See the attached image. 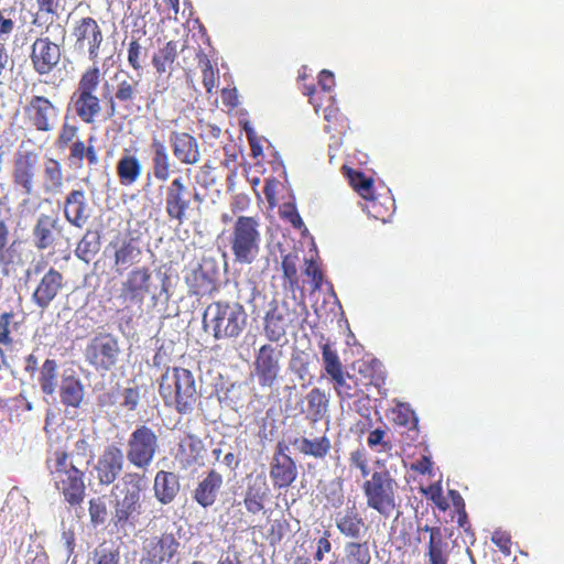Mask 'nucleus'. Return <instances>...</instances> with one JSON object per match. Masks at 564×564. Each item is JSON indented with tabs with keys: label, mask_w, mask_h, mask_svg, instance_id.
Returning a JSON list of instances; mask_svg holds the SVG:
<instances>
[{
	"label": "nucleus",
	"mask_w": 564,
	"mask_h": 564,
	"mask_svg": "<svg viewBox=\"0 0 564 564\" xmlns=\"http://www.w3.org/2000/svg\"><path fill=\"white\" fill-rule=\"evenodd\" d=\"M143 98H135V97H117V95H111L108 99V105L111 110V113L113 115L117 110V108L122 109L128 115H133L141 111V101Z\"/></svg>",
	"instance_id": "nucleus-49"
},
{
	"label": "nucleus",
	"mask_w": 564,
	"mask_h": 564,
	"mask_svg": "<svg viewBox=\"0 0 564 564\" xmlns=\"http://www.w3.org/2000/svg\"><path fill=\"white\" fill-rule=\"evenodd\" d=\"M318 85L322 88V94L326 96L330 95V91L336 85L335 76L330 70L323 69L318 74Z\"/></svg>",
	"instance_id": "nucleus-64"
},
{
	"label": "nucleus",
	"mask_w": 564,
	"mask_h": 564,
	"mask_svg": "<svg viewBox=\"0 0 564 564\" xmlns=\"http://www.w3.org/2000/svg\"><path fill=\"white\" fill-rule=\"evenodd\" d=\"M180 542L173 533L153 535L143 542V561L148 564L169 563L178 554Z\"/></svg>",
	"instance_id": "nucleus-19"
},
{
	"label": "nucleus",
	"mask_w": 564,
	"mask_h": 564,
	"mask_svg": "<svg viewBox=\"0 0 564 564\" xmlns=\"http://www.w3.org/2000/svg\"><path fill=\"white\" fill-rule=\"evenodd\" d=\"M186 444L189 451V458L187 465L196 464L203 457L204 443L200 438L195 435H187Z\"/></svg>",
	"instance_id": "nucleus-60"
},
{
	"label": "nucleus",
	"mask_w": 564,
	"mask_h": 564,
	"mask_svg": "<svg viewBox=\"0 0 564 564\" xmlns=\"http://www.w3.org/2000/svg\"><path fill=\"white\" fill-rule=\"evenodd\" d=\"M195 58L197 61L198 66L202 70L203 76V85L206 88V91L208 94H212L213 89L216 87L218 82V76L216 72L214 70L213 64L205 54V52L200 47H194L193 48Z\"/></svg>",
	"instance_id": "nucleus-44"
},
{
	"label": "nucleus",
	"mask_w": 564,
	"mask_h": 564,
	"mask_svg": "<svg viewBox=\"0 0 564 564\" xmlns=\"http://www.w3.org/2000/svg\"><path fill=\"white\" fill-rule=\"evenodd\" d=\"M64 276L55 268H50L41 278L32 293L33 303L42 311L48 308L64 288Z\"/></svg>",
	"instance_id": "nucleus-24"
},
{
	"label": "nucleus",
	"mask_w": 564,
	"mask_h": 564,
	"mask_svg": "<svg viewBox=\"0 0 564 564\" xmlns=\"http://www.w3.org/2000/svg\"><path fill=\"white\" fill-rule=\"evenodd\" d=\"M492 543L506 555L511 553V536L505 531L497 530L491 535Z\"/></svg>",
	"instance_id": "nucleus-63"
},
{
	"label": "nucleus",
	"mask_w": 564,
	"mask_h": 564,
	"mask_svg": "<svg viewBox=\"0 0 564 564\" xmlns=\"http://www.w3.org/2000/svg\"><path fill=\"white\" fill-rule=\"evenodd\" d=\"M78 133L79 127L65 117L54 139V148L59 152H64L79 140Z\"/></svg>",
	"instance_id": "nucleus-41"
},
{
	"label": "nucleus",
	"mask_w": 564,
	"mask_h": 564,
	"mask_svg": "<svg viewBox=\"0 0 564 564\" xmlns=\"http://www.w3.org/2000/svg\"><path fill=\"white\" fill-rule=\"evenodd\" d=\"M291 444L303 456L315 459H325L332 449V441L325 433L313 438L306 436L295 437L291 441Z\"/></svg>",
	"instance_id": "nucleus-32"
},
{
	"label": "nucleus",
	"mask_w": 564,
	"mask_h": 564,
	"mask_svg": "<svg viewBox=\"0 0 564 564\" xmlns=\"http://www.w3.org/2000/svg\"><path fill=\"white\" fill-rule=\"evenodd\" d=\"M63 227L57 216L41 214L36 219L32 237L34 246L37 250H45L55 243L56 235L62 232Z\"/></svg>",
	"instance_id": "nucleus-28"
},
{
	"label": "nucleus",
	"mask_w": 564,
	"mask_h": 564,
	"mask_svg": "<svg viewBox=\"0 0 564 564\" xmlns=\"http://www.w3.org/2000/svg\"><path fill=\"white\" fill-rule=\"evenodd\" d=\"M330 531L325 530L323 535L316 541V550L313 554L314 564H322L321 562L324 560L325 554L332 551L330 543Z\"/></svg>",
	"instance_id": "nucleus-59"
},
{
	"label": "nucleus",
	"mask_w": 564,
	"mask_h": 564,
	"mask_svg": "<svg viewBox=\"0 0 564 564\" xmlns=\"http://www.w3.org/2000/svg\"><path fill=\"white\" fill-rule=\"evenodd\" d=\"M367 507L389 518L398 507V482L387 470H375L361 486Z\"/></svg>",
	"instance_id": "nucleus-7"
},
{
	"label": "nucleus",
	"mask_w": 564,
	"mask_h": 564,
	"mask_svg": "<svg viewBox=\"0 0 564 564\" xmlns=\"http://www.w3.org/2000/svg\"><path fill=\"white\" fill-rule=\"evenodd\" d=\"M305 401L306 419L310 422L316 423L326 416L329 408V398L324 390L317 387L313 388L305 395Z\"/></svg>",
	"instance_id": "nucleus-35"
},
{
	"label": "nucleus",
	"mask_w": 564,
	"mask_h": 564,
	"mask_svg": "<svg viewBox=\"0 0 564 564\" xmlns=\"http://www.w3.org/2000/svg\"><path fill=\"white\" fill-rule=\"evenodd\" d=\"M181 489L180 478L172 471L159 470L154 477L153 490L158 501L169 505L178 495Z\"/></svg>",
	"instance_id": "nucleus-33"
},
{
	"label": "nucleus",
	"mask_w": 564,
	"mask_h": 564,
	"mask_svg": "<svg viewBox=\"0 0 564 564\" xmlns=\"http://www.w3.org/2000/svg\"><path fill=\"white\" fill-rule=\"evenodd\" d=\"M270 488L263 475L249 477L243 496V505L249 513L258 514L265 506Z\"/></svg>",
	"instance_id": "nucleus-29"
},
{
	"label": "nucleus",
	"mask_w": 564,
	"mask_h": 564,
	"mask_svg": "<svg viewBox=\"0 0 564 564\" xmlns=\"http://www.w3.org/2000/svg\"><path fill=\"white\" fill-rule=\"evenodd\" d=\"M203 202L204 196L182 176L174 177L165 187V214L178 225H183L195 209H199Z\"/></svg>",
	"instance_id": "nucleus-8"
},
{
	"label": "nucleus",
	"mask_w": 564,
	"mask_h": 564,
	"mask_svg": "<svg viewBox=\"0 0 564 564\" xmlns=\"http://www.w3.org/2000/svg\"><path fill=\"white\" fill-rule=\"evenodd\" d=\"M106 251L111 252L112 267L119 274L138 264L142 254L139 239L128 234L113 237Z\"/></svg>",
	"instance_id": "nucleus-17"
},
{
	"label": "nucleus",
	"mask_w": 564,
	"mask_h": 564,
	"mask_svg": "<svg viewBox=\"0 0 564 564\" xmlns=\"http://www.w3.org/2000/svg\"><path fill=\"white\" fill-rule=\"evenodd\" d=\"M9 227L4 220H0V264L8 267L14 262L17 257L15 250L13 249L15 241L9 246Z\"/></svg>",
	"instance_id": "nucleus-48"
},
{
	"label": "nucleus",
	"mask_w": 564,
	"mask_h": 564,
	"mask_svg": "<svg viewBox=\"0 0 564 564\" xmlns=\"http://www.w3.org/2000/svg\"><path fill=\"white\" fill-rule=\"evenodd\" d=\"M124 458L123 451L116 444H109L102 449L93 468L99 486L113 487L117 480H121Z\"/></svg>",
	"instance_id": "nucleus-16"
},
{
	"label": "nucleus",
	"mask_w": 564,
	"mask_h": 564,
	"mask_svg": "<svg viewBox=\"0 0 564 564\" xmlns=\"http://www.w3.org/2000/svg\"><path fill=\"white\" fill-rule=\"evenodd\" d=\"M420 530L430 533L426 552L429 564H447L448 555L445 552L446 543L443 540L441 528L425 524Z\"/></svg>",
	"instance_id": "nucleus-36"
},
{
	"label": "nucleus",
	"mask_w": 564,
	"mask_h": 564,
	"mask_svg": "<svg viewBox=\"0 0 564 564\" xmlns=\"http://www.w3.org/2000/svg\"><path fill=\"white\" fill-rule=\"evenodd\" d=\"M283 350L272 344H264L254 354L253 372L262 388H272L282 369Z\"/></svg>",
	"instance_id": "nucleus-14"
},
{
	"label": "nucleus",
	"mask_w": 564,
	"mask_h": 564,
	"mask_svg": "<svg viewBox=\"0 0 564 564\" xmlns=\"http://www.w3.org/2000/svg\"><path fill=\"white\" fill-rule=\"evenodd\" d=\"M299 257L296 253H288L282 257V270L283 276L288 281L291 288H294L299 283L297 264Z\"/></svg>",
	"instance_id": "nucleus-51"
},
{
	"label": "nucleus",
	"mask_w": 564,
	"mask_h": 564,
	"mask_svg": "<svg viewBox=\"0 0 564 564\" xmlns=\"http://www.w3.org/2000/svg\"><path fill=\"white\" fill-rule=\"evenodd\" d=\"M37 15L57 17L62 8V0H35Z\"/></svg>",
	"instance_id": "nucleus-61"
},
{
	"label": "nucleus",
	"mask_w": 564,
	"mask_h": 564,
	"mask_svg": "<svg viewBox=\"0 0 564 564\" xmlns=\"http://www.w3.org/2000/svg\"><path fill=\"white\" fill-rule=\"evenodd\" d=\"M90 236L91 232L87 231L77 243L75 250L76 257L85 262H89L100 248L99 237L90 238Z\"/></svg>",
	"instance_id": "nucleus-47"
},
{
	"label": "nucleus",
	"mask_w": 564,
	"mask_h": 564,
	"mask_svg": "<svg viewBox=\"0 0 564 564\" xmlns=\"http://www.w3.org/2000/svg\"><path fill=\"white\" fill-rule=\"evenodd\" d=\"M392 420L397 425L406 427L409 430L415 429L417 425V417L414 411L404 403H399L392 411Z\"/></svg>",
	"instance_id": "nucleus-50"
},
{
	"label": "nucleus",
	"mask_w": 564,
	"mask_h": 564,
	"mask_svg": "<svg viewBox=\"0 0 564 564\" xmlns=\"http://www.w3.org/2000/svg\"><path fill=\"white\" fill-rule=\"evenodd\" d=\"M61 402L67 408H79L84 400V386L79 378L64 376L59 386Z\"/></svg>",
	"instance_id": "nucleus-38"
},
{
	"label": "nucleus",
	"mask_w": 564,
	"mask_h": 564,
	"mask_svg": "<svg viewBox=\"0 0 564 564\" xmlns=\"http://www.w3.org/2000/svg\"><path fill=\"white\" fill-rule=\"evenodd\" d=\"M39 164V155L34 151H18L13 159L12 180L25 195L34 192V178Z\"/></svg>",
	"instance_id": "nucleus-22"
},
{
	"label": "nucleus",
	"mask_w": 564,
	"mask_h": 564,
	"mask_svg": "<svg viewBox=\"0 0 564 564\" xmlns=\"http://www.w3.org/2000/svg\"><path fill=\"white\" fill-rule=\"evenodd\" d=\"M371 555L367 542H348L345 545V564H370Z\"/></svg>",
	"instance_id": "nucleus-45"
},
{
	"label": "nucleus",
	"mask_w": 564,
	"mask_h": 564,
	"mask_svg": "<svg viewBox=\"0 0 564 564\" xmlns=\"http://www.w3.org/2000/svg\"><path fill=\"white\" fill-rule=\"evenodd\" d=\"M152 271L149 267H134L121 282L119 300L126 310L135 306L142 312L144 299L151 292Z\"/></svg>",
	"instance_id": "nucleus-12"
},
{
	"label": "nucleus",
	"mask_w": 564,
	"mask_h": 564,
	"mask_svg": "<svg viewBox=\"0 0 564 564\" xmlns=\"http://www.w3.org/2000/svg\"><path fill=\"white\" fill-rule=\"evenodd\" d=\"M283 443H278L270 463V478L275 489L289 488L297 477L295 460L285 453Z\"/></svg>",
	"instance_id": "nucleus-21"
},
{
	"label": "nucleus",
	"mask_w": 564,
	"mask_h": 564,
	"mask_svg": "<svg viewBox=\"0 0 564 564\" xmlns=\"http://www.w3.org/2000/svg\"><path fill=\"white\" fill-rule=\"evenodd\" d=\"M151 150V172L148 173V178L151 175L160 182H166L171 176V158L165 143L156 138H153L150 144Z\"/></svg>",
	"instance_id": "nucleus-31"
},
{
	"label": "nucleus",
	"mask_w": 564,
	"mask_h": 564,
	"mask_svg": "<svg viewBox=\"0 0 564 564\" xmlns=\"http://www.w3.org/2000/svg\"><path fill=\"white\" fill-rule=\"evenodd\" d=\"M338 531L346 538L358 539L367 530L365 520L355 507L347 509L336 519Z\"/></svg>",
	"instance_id": "nucleus-34"
},
{
	"label": "nucleus",
	"mask_w": 564,
	"mask_h": 564,
	"mask_svg": "<svg viewBox=\"0 0 564 564\" xmlns=\"http://www.w3.org/2000/svg\"><path fill=\"white\" fill-rule=\"evenodd\" d=\"M116 173L119 184L123 187H130L140 180L143 173V163L137 150L123 149L116 163Z\"/></svg>",
	"instance_id": "nucleus-27"
},
{
	"label": "nucleus",
	"mask_w": 564,
	"mask_h": 564,
	"mask_svg": "<svg viewBox=\"0 0 564 564\" xmlns=\"http://www.w3.org/2000/svg\"><path fill=\"white\" fill-rule=\"evenodd\" d=\"M61 56L59 45L51 41L48 36H40L31 45V64L40 76L51 74L59 64Z\"/></svg>",
	"instance_id": "nucleus-18"
},
{
	"label": "nucleus",
	"mask_w": 564,
	"mask_h": 564,
	"mask_svg": "<svg viewBox=\"0 0 564 564\" xmlns=\"http://www.w3.org/2000/svg\"><path fill=\"white\" fill-rule=\"evenodd\" d=\"M104 82L108 87L109 84L105 80L99 65L91 64L82 72L69 97L68 109H72L75 116L86 124L95 123L101 113L102 105L98 90Z\"/></svg>",
	"instance_id": "nucleus-4"
},
{
	"label": "nucleus",
	"mask_w": 564,
	"mask_h": 564,
	"mask_svg": "<svg viewBox=\"0 0 564 564\" xmlns=\"http://www.w3.org/2000/svg\"><path fill=\"white\" fill-rule=\"evenodd\" d=\"M223 476L215 469H210L200 480L193 494V499L203 508L212 507L223 486Z\"/></svg>",
	"instance_id": "nucleus-30"
},
{
	"label": "nucleus",
	"mask_w": 564,
	"mask_h": 564,
	"mask_svg": "<svg viewBox=\"0 0 564 564\" xmlns=\"http://www.w3.org/2000/svg\"><path fill=\"white\" fill-rule=\"evenodd\" d=\"M349 466L358 469L364 478L370 475V468L368 464V453L365 447L359 446L349 454Z\"/></svg>",
	"instance_id": "nucleus-52"
},
{
	"label": "nucleus",
	"mask_w": 564,
	"mask_h": 564,
	"mask_svg": "<svg viewBox=\"0 0 564 564\" xmlns=\"http://www.w3.org/2000/svg\"><path fill=\"white\" fill-rule=\"evenodd\" d=\"M87 143L83 140L76 141L68 150L67 162L69 166L82 169L84 166L85 151Z\"/></svg>",
	"instance_id": "nucleus-57"
},
{
	"label": "nucleus",
	"mask_w": 564,
	"mask_h": 564,
	"mask_svg": "<svg viewBox=\"0 0 564 564\" xmlns=\"http://www.w3.org/2000/svg\"><path fill=\"white\" fill-rule=\"evenodd\" d=\"M344 169L347 171L346 175L354 189L365 199L370 202L372 210L377 208V202L373 197V180L367 177L362 172L354 169Z\"/></svg>",
	"instance_id": "nucleus-39"
},
{
	"label": "nucleus",
	"mask_w": 564,
	"mask_h": 564,
	"mask_svg": "<svg viewBox=\"0 0 564 564\" xmlns=\"http://www.w3.org/2000/svg\"><path fill=\"white\" fill-rule=\"evenodd\" d=\"M55 488L70 506H79L86 496L85 473L77 468L65 449H56L46 459Z\"/></svg>",
	"instance_id": "nucleus-5"
},
{
	"label": "nucleus",
	"mask_w": 564,
	"mask_h": 564,
	"mask_svg": "<svg viewBox=\"0 0 564 564\" xmlns=\"http://www.w3.org/2000/svg\"><path fill=\"white\" fill-rule=\"evenodd\" d=\"M57 362L54 359H46L40 368L39 383L46 395L54 394L57 387Z\"/></svg>",
	"instance_id": "nucleus-43"
},
{
	"label": "nucleus",
	"mask_w": 564,
	"mask_h": 564,
	"mask_svg": "<svg viewBox=\"0 0 564 564\" xmlns=\"http://www.w3.org/2000/svg\"><path fill=\"white\" fill-rule=\"evenodd\" d=\"M159 452L160 440L156 432L145 424L137 425L127 441L124 455L128 463L137 469L147 470Z\"/></svg>",
	"instance_id": "nucleus-11"
},
{
	"label": "nucleus",
	"mask_w": 564,
	"mask_h": 564,
	"mask_svg": "<svg viewBox=\"0 0 564 564\" xmlns=\"http://www.w3.org/2000/svg\"><path fill=\"white\" fill-rule=\"evenodd\" d=\"M159 393L167 408L181 415L193 413L199 392L193 372L183 367H167L159 381Z\"/></svg>",
	"instance_id": "nucleus-2"
},
{
	"label": "nucleus",
	"mask_w": 564,
	"mask_h": 564,
	"mask_svg": "<svg viewBox=\"0 0 564 564\" xmlns=\"http://www.w3.org/2000/svg\"><path fill=\"white\" fill-rule=\"evenodd\" d=\"M293 322L294 313L290 311L288 303L273 301L263 318L264 336L271 343H278L286 335Z\"/></svg>",
	"instance_id": "nucleus-20"
},
{
	"label": "nucleus",
	"mask_w": 564,
	"mask_h": 564,
	"mask_svg": "<svg viewBox=\"0 0 564 564\" xmlns=\"http://www.w3.org/2000/svg\"><path fill=\"white\" fill-rule=\"evenodd\" d=\"M178 54V46L175 41L166 42L162 47L158 50L152 56V65L155 73L163 75L167 70L172 69Z\"/></svg>",
	"instance_id": "nucleus-40"
},
{
	"label": "nucleus",
	"mask_w": 564,
	"mask_h": 564,
	"mask_svg": "<svg viewBox=\"0 0 564 564\" xmlns=\"http://www.w3.org/2000/svg\"><path fill=\"white\" fill-rule=\"evenodd\" d=\"M88 505V512L91 524L95 527L104 524L108 516L105 501L101 498H93L89 500Z\"/></svg>",
	"instance_id": "nucleus-53"
},
{
	"label": "nucleus",
	"mask_w": 564,
	"mask_h": 564,
	"mask_svg": "<svg viewBox=\"0 0 564 564\" xmlns=\"http://www.w3.org/2000/svg\"><path fill=\"white\" fill-rule=\"evenodd\" d=\"M140 402V390L138 387L124 388L120 405L129 411H134Z\"/></svg>",
	"instance_id": "nucleus-62"
},
{
	"label": "nucleus",
	"mask_w": 564,
	"mask_h": 564,
	"mask_svg": "<svg viewBox=\"0 0 564 564\" xmlns=\"http://www.w3.org/2000/svg\"><path fill=\"white\" fill-rule=\"evenodd\" d=\"M248 315L239 302L214 301L203 313V328L215 340H235L245 330Z\"/></svg>",
	"instance_id": "nucleus-3"
},
{
	"label": "nucleus",
	"mask_w": 564,
	"mask_h": 564,
	"mask_svg": "<svg viewBox=\"0 0 564 564\" xmlns=\"http://www.w3.org/2000/svg\"><path fill=\"white\" fill-rule=\"evenodd\" d=\"M43 191L46 194H57L64 185L62 163L54 158H47L43 166Z\"/></svg>",
	"instance_id": "nucleus-37"
},
{
	"label": "nucleus",
	"mask_w": 564,
	"mask_h": 564,
	"mask_svg": "<svg viewBox=\"0 0 564 564\" xmlns=\"http://www.w3.org/2000/svg\"><path fill=\"white\" fill-rule=\"evenodd\" d=\"M140 79H135L130 74L126 73L123 76L116 75V86L112 95H117V97H135L143 98L140 95Z\"/></svg>",
	"instance_id": "nucleus-46"
},
{
	"label": "nucleus",
	"mask_w": 564,
	"mask_h": 564,
	"mask_svg": "<svg viewBox=\"0 0 564 564\" xmlns=\"http://www.w3.org/2000/svg\"><path fill=\"white\" fill-rule=\"evenodd\" d=\"M63 213L73 227L83 228L90 217L86 192L82 188L72 189L65 197Z\"/></svg>",
	"instance_id": "nucleus-26"
},
{
	"label": "nucleus",
	"mask_w": 564,
	"mask_h": 564,
	"mask_svg": "<svg viewBox=\"0 0 564 564\" xmlns=\"http://www.w3.org/2000/svg\"><path fill=\"white\" fill-rule=\"evenodd\" d=\"M145 476L139 471L126 473L110 490L112 513L110 523L117 532L134 529L143 513Z\"/></svg>",
	"instance_id": "nucleus-1"
},
{
	"label": "nucleus",
	"mask_w": 564,
	"mask_h": 564,
	"mask_svg": "<svg viewBox=\"0 0 564 564\" xmlns=\"http://www.w3.org/2000/svg\"><path fill=\"white\" fill-rule=\"evenodd\" d=\"M143 47L140 42L135 39L131 40L128 44L127 58L128 64L133 70L140 72L143 68Z\"/></svg>",
	"instance_id": "nucleus-55"
},
{
	"label": "nucleus",
	"mask_w": 564,
	"mask_h": 564,
	"mask_svg": "<svg viewBox=\"0 0 564 564\" xmlns=\"http://www.w3.org/2000/svg\"><path fill=\"white\" fill-rule=\"evenodd\" d=\"M73 50L77 55L87 56L93 64L106 46V37L101 24L94 17L86 15L74 21L70 30Z\"/></svg>",
	"instance_id": "nucleus-9"
},
{
	"label": "nucleus",
	"mask_w": 564,
	"mask_h": 564,
	"mask_svg": "<svg viewBox=\"0 0 564 564\" xmlns=\"http://www.w3.org/2000/svg\"><path fill=\"white\" fill-rule=\"evenodd\" d=\"M23 113L31 128L47 133L54 130L59 109L50 98L34 94L28 98Z\"/></svg>",
	"instance_id": "nucleus-13"
},
{
	"label": "nucleus",
	"mask_w": 564,
	"mask_h": 564,
	"mask_svg": "<svg viewBox=\"0 0 564 564\" xmlns=\"http://www.w3.org/2000/svg\"><path fill=\"white\" fill-rule=\"evenodd\" d=\"M259 216H237L232 223L229 245L234 261L238 264L256 262L261 252L262 232Z\"/></svg>",
	"instance_id": "nucleus-6"
},
{
	"label": "nucleus",
	"mask_w": 564,
	"mask_h": 564,
	"mask_svg": "<svg viewBox=\"0 0 564 564\" xmlns=\"http://www.w3.org/2000/svg\"><path fill=\"white\" fill-rule=\"evenodd\" d=\"M118 339L109 333L95 336L85 348V359L96 370H110L118 359Z\"/></svg>",
	"instance_id": "nucleus-15"
},
{
	"label": "nucleus",
	"mask_w": 564,
	"mask_h": 564,
	"mask_svg": "<svg viewBox=\"0 0 564 564\" xmlns=\"http://www.w3.org/2000/svg\"><path fill=\"white\" fill-rule=\"evenodd\" d=\"M169 142L174 158L184 165H195L200 159L197 139L187 132L171 131Z\"/></svg>",
	"instance_id": "nucleus-25"
},
{
	"label": "nucleus",
	"mask_w": 564,
	"mask_h": 564,
	"mask_svg": "<svg viewBox=\"0 0 564 564\" xmlns=\"http://www.w3.org/2000/svg\"><path fill=\"white\" fill-rule=\"evenodd\" d=\"M421 491L441 511H446L448 509V502L443 496V489L440 481L433 482L429 485L426 488H421Z\"/></svg>",
	"instance_id": "nucleus-54"
},
{
	"label": "nucleus",
	"mask_w": 564,
	"mask_h": 564,
	"mask_svg": "<svg viewBox=\"0 0 564 564\" xmlns=\"http://www.w3.org/2000/svg\"><path fill=\"white\" fill-rule=\"evenodd\" d=\"M14 313L12 311L10 312H3L0 315V344L4 346H11L13 343V339L10 336L11 333V325L14 329L18 327V323H13Z\"/></svg>",
	"instance_id": "nucleus-56"
},
{
	"label": "nucleus",
	"mask_w": 564,
	"mask_h": 564,
	"mask_svg": "<svg viewBox=\"0 0 564 564\" xmlns=\"http://www.w3.org/2000/svg\"><path fill=\"white\" fill-rule=\"evenodd\" d=\"M186 284L192 295L210 296L219 288V270L214 263H203L186 276Z\"/></svg>",
	"instance_id": "nucleus-23"
},
{
	"label": "nucleus",
	"mask_w": 564,
	"mask_h": 564,
	"mask_svg": "<svg viewBox=\"0 0 564 564\" xmlns=\"http://www.w3.org/2000/svg\"><path fill=\"white\" fill-rule=\"evenodd\" d=\"M326 106L321 108L323 117L328 122L325 127L328 132L335 131L339 134L346 130V119L339 113V109L334 104V96H326Z\"/></svg>",
	"instance_id": "nucleus-42"
},
{
	"label": "nucleus",
	"mask_w": 564,
	"mask_h": 564,
	"mask_svg": "<svg viewBox=\"0 0 564 564\" xmlns=\"http://www.w3.org/2000/svg\"><path fill=\"white\" fill-rule=\"evenodd\" d=\"M280 216L296 229L305 227L294 203H284L280 207Z\"/></svg>",
	"instance_id": "nucleus-58"
},
{
	"label": "nucleus",
	"mask_w": 564,
	"mask_h": 564,
	"mask_svg": "<svg viewBox=\"0 0 564 564\" xmlns=\"http://www.w3.org/2000/svg\"><path fill=\"white\" fill-rule=\"evenodd\" d=\"M321 351L324 370L332 379L334 390L340 403L357 398L359 393L364 395L365 400L369 401L368 397L359 388L358 379L344 370L336 348L329 341H326L321 344Z\"/></svg>",
	"instance_id": "nucleus-10"
}]
</instances>
